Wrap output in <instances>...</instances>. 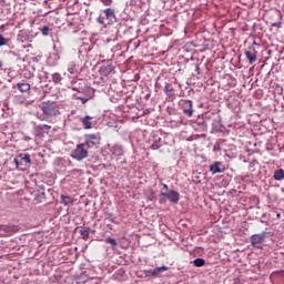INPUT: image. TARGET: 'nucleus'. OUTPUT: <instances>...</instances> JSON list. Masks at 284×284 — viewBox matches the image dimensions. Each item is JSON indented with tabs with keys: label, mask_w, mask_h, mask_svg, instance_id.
Instances as JSON below:
<instances>
[{
	"label": "nucleus",
	"mask_w": 284,
	"mask_h": 284,
	"mask_svg": "<svg viewBox=\"0 0 284 284\" xmlns=\"http://www.w3.org/2000/svg\"><path fill=\"white\" fill-rule=\"evenodd\" d=\"M95 21L99 26H102V28H110V26L116 23V11L112 8L101 10Z\"/></svg>",
	"instance_id": "obj_1"
},
{
	"label": "nucleus",
	"mask_w": 284,
	"mask_h": 284,
	"mask_svg": "<svg viewBox=\"0 0 284 284\" xmlns=\"http://www.w3.org/2000/svg\"><path fill=\"white\" fill-rule=\"evenodd\" d=\"M42 113L38 114L39 121H48L49 118L59 116V105L55 102H43L40 106Z\"/></svg>",
	"instance_id": "obj_2"
},
{
	"label": "nucleus",
	"mask_w": 284,
	"mask_h": 284,
	"mask_svg": "<svg viewBox=\"0 0 284 284\" xmlns=\"http://www.w3.org/2000/svg\"><path fill=\"white\" fill-rule=\"evenodd\" d=\"M114 61L112 59H105L101 61L99 74L101 77H110V74H114Z\"/></svg>",
	"instance_id": "obj_3"
},
{
	"label": "nucleus",
	"mask_w": 284,
	"mask_h": 284,
	"mask_svg": "<svg viewBox=\"0 0 284 284\" xmlns=\"http://www.w3.org/2000/svg\"><path fill=\"white\" fill-rule=\"evenodd\" d=\"M13 163L18 170H26L24 168H30L32 160L30 159V154L20 153L17 158L13 159Z\"/></svg>",
	"instance_id": "obj_4"
},
{
	"label": "nucleus",
	"mask_w": 284,
	"mask_h": 284,
	"mask_svg": "<svg viewBox=\"0 0 284 284\" xmlns=\"http://www.w3.org/2000/svg\"><path fill=\"white\" fill-rule=\"evenodd\" d=\"M71 159H74L75 161H83V159H88L87 146L83 143L78 144L71 152Z\"/></svg>",
	"instance_id": "obj_5"
},
{
	"label": "nucleus",
	"mask_w": 284,
	"mask_h": 284,
	"mask_svg": "<svg viewBox=\"0 0 284 284\" xmlns=\"http://www.w3.org/2000/svg\"><path fill=\"white\" fill-rule=\"evenodd\" d=\"M244 57H246L250 65H254V63L258 61V51L256 50V42L247 47V49L244 51Z\"/></svg>",
	"instance_id": "obj_6"
},
{
	"label": "nucleus",
	"mask_w": 284,
	"mask_h": 284,
	"mask_svg": "<svg viewBox=\"0 0 284 284\" xmlns=\"http://www.w3.org/2000/svg\"><path fill=\"white\" fill-rule=\"evenodd\" d=\"M101 143V135L99 134H85L84 135V142L82 143L83 145L87 146L88 150L92 148H97Z\"/></svg>",
	"instance_id": "obj_7"
},
{
	"label": "nucleus",
	"mask_w": 284,
	"mask_h": 284,
	"mask_svg": "<svg viewBox=\"0 0 284 284\" xmlns=\"http://www.w3.org/2000/svg\"><path fill=\"white\" fill-rule=\"evenodd\" d=\"M266 236H267V232L265 231L258 234H253L251 236V245L256 250H263V243H265Z\"/></svg>",
	"instance_id": "obj_8"
},
{
	"label": "nucleus",
	"mask_w": 284,
	"mask_h": 284,
	"mask_svg": "<svg viewBox=\"0 0 284 284\" xmlns=\"http://www.w3.org/2000/svg\"><path fill=\"white\" fill-rule=\"evenodd\" d=\"M160 199H168L170 203H173V205H176L179 201H181V193L179 191L171 190L169 192H161Z\"/></svg>",
	"instance_id": "obj_9"
},
{
	"label": "nucleus",
	"mask_w": 284,
	"mask_h": 284,
	"mask_svg": "<svg viewBox=\"0 0 284 284\" xmlns=\"http://www.w3.org/2000/svg\"><path fill=\"white\" fill-rule=\"evenodd\" d=\"M180 105L182 112L185 116H193L194 115V104L192 100H181Z\"/></svg>",
	"instance_id": "obj_10"
},
{
	"label": "nucleus",
	"mask_w": 284,
	"mask_h": 284,
	"mask_svg": "<svg viewBox=\"0 0 284 284\" xmlns=\"http://www.w3.org/2000/svg\"><path fill=\"white\" fill-rule=\"evenodd\" d=\"M109 150H110L112 159H116V161H119L120 156L125 155V150L123 149V145H121V144H113Z\"/></svg>",
	"instance_id": "obj_11"
},
{
	"label": "nucleus",
	"mask_w": 284,
	"mask_h": 284,
	"mask_svg": "<svg viewBox=\"0 0 284 284\" xmlns=\"http://www.w3.org/2000/svg\"><path fill=\"white\" fill-rule=\"evenodd\" d=\"M50 130H52L51 125L38 124L34 126V134H36V136L41 139V138L45 136V134H48L50 132Z\"/></svg>",
	"instance_id": "obj_12"
},
{
	"label": "nucleus",
	"mask_w": 284,
	"mask_h": 284,
	"mask_svg": "<svg viewBox=\"0 0 284 284\" xmlns=\"http://www.w3.org/2000/svg\"><path fill=\"white\" fill-rule=\"evenodd\" d=\"M165 138L163 135L155 134L153 136V143L151 144V150H161L163 145H166Z\"/></svg>",
	"instance_id": "obj_13"
},
{
	"label": "nucleus",
	"mask_w": 284,
	"mask_h": 284,
	"mask_svg": "<svg viewBox=\"0 0 284 284\" xmlns=\"http://www.w3.org/2000/svg\"><path fill=\"white\" fill-rule=\"evenodd\" d=\"M209 171L211 174H223L225 172V165L221 161H215L209 166Z\"/></svg>",
	"instance_id": "obj_14"
},
{
	"label": "nucleus",
	"mask_w": 284,
	"mask_h": 284,
	"mask_svg": "<svg viewBox=\"0 0 284 284\" xmlns=\"http://www.w3.org/2000/svg\"><path fill=\"white\" fill-rule=\"evenodd\" d=\"M164 94L166 95L168 101H175L176 100V91L172 83H166L164 87Z\"/></svg>",
	"instance_id": "obj_15"
},
{
	"label": "nucleus",
	"mask_w": 284,
	"mask_h": 284,
	"mask_svg": "<svg viewBox=\"0 0 284 284\" xmlns=\"http://www.w3.org/2000/svg\"><path fill=\"white\" fill-rule=\"evenodd\" d=\"M20 227L19 225L14 224H1L0 225V232H3V234H16V232H19Z\"/></svg>",
	"instance_id": "obj_16"
},
{
	"label": "nucleus",
	"mask_w": 284,
	"mask_h": 284,
	"mask_svg": "<svg viewBox=\"0 0 284 284\" xmlns=\"http://www.w3.org/2000/svg\"><path fill=\"white\" fill-rule=\"evenodd\" d=\"M85 85H87L85 80L78 79V80H72L71 85L69 88L74 92H78L79 94L84 89Z\"/></svg>",
	"instance_id": "obj_17"
},
{
	"label": "nucleus",
	"mask_w": 284,
	"mask_h": 284,
	"mask_svg": "<svg viewBox=\"0 0 284 284\" xmlns=\"http://www.w3.org/2000/svg\"><path fill=\"white\" fill-rule=\"evenodd\" d=\"M78 94L80 97H84L87 99H94V89H92V87H88V84H85V87L82 89V91Z\"/></svg>",
	"instance_id": "obj_18"
},
{
	"label": "nucleus",
	"mask_w": 284,
	"mask_h": 284,
	"mask_svg": "<svg viewBox=\"0 0 284 284\" xmlns=\"http://www.w3.org/2000/svg\"><path fill=\"white\" fill-rule=\"evenodd\" d=\"M94 118L90 115H85L80 119V123H82L84 130H92V120Z\"/></svg>",
	"instance_id": "obj_19"
},
{
	"label": "nucleus",
	"mask_w": 284,
	"mask_h": 284,
	"mask_svg": "<svg viewBox=\"0 0 284 284\" xmlns=\"http://www.w3.org/2000/svg\"><path fill=\"white\" fill-rule=\"evenodd\" d=\"M78 230H80V236H82L83 241H88L90 239V232L92 231L88 226H79Z\"/></svg>",
	"instance_id": "obj_20"
},
{
	"label": "nucleus",
	"mask_w": 284,
	"mask_h": 284,
	"mask_svg": "<svg viewBox=\"0 0 284 284\" xmlns=\"http://www.w3.org/2000/svg\"><path fill=\"white\" fill-rule=\"evenodd\" d=\"M16 88L21 92H30V84L27 82L17 83Z\"/></svg>",
	"instance_id": "obj_21"
},
{
	"label": "nucleus",
	"mask_w": 284,
	"mask_h": 284,
	"mask_svg": "<svg viewBox=\"0 0 284 284\" xmlns=\"http://www.w3.org/2000/svg\"><path fill=\"white\" fill-rule=\"evenodd\" d=\"M273 179L275 181H283V179H284V170L283 169L276 170L274 172Z\"/></svg>",
	"instance_id": "obj_22"
},
{
	"label": "nucleus",
	"mask_w": 284,
	"mask_h": 284,
	"mask_svg": "<svg viewBox=\"0 0 284 284\" xmlns=\"http://www.w3.org/2000/svg\"><path fill=\"white\" fill-rule=\"evenodd\" d=\"M68 72H70V74H79V64L75 63H71L68 68Z\"/></svg>",
	"instance_id": "obj_23"
},
{
	"label": "nucleus",
	"mask_w": 284,
	"mask_h": 284,
	"mask_svg": "<svg viewBox=\"0 0 284 284\" xmlns=\"http://www.w3.org/2000/svg\"><path fill=\"white\" fill-rule=\"evenodd\" d=\"M60 199H61L60 203L62 205H65V206L72 205V197L67 196V195H61Z\"/></svg>",
	"instance_id": "obj_24"
},
{
	"label": "nucleus",
	"mask_w": 284,
	"mask_h": 284,
	"mask_svg": "<svg viewBox=\"0 0 284 284\" xmlns=\"http://www.w3.org/2000/svg\"><path fill=\"white\" fill-rule=\"evenodd\" d=\"M73 99H75V101H81L83 104H85L90 101L91 98H85L83 95H80L79 93H74Z\"/></svg>",
	"instance_id": "obj_25"
},
{
	"label": "nucleus",
	"mask_w": 284,
	"mask_h": 284,
	"mask_svg": "<svg viewBox=\"0 0 284 284\" xmlns=\"http://www.w3.org/2000/svg\"><path fill=\"white\" fill-rule=\"evenodd\" d=\"M195 125H199V128L203 131L207 130V122H205L203 119L195 121Z\"/></svg>",
	"instance_id": "obj_26"
},
{
	"label": "nucleus",
	"mask_w": 284,
	"mask_h": 284,
	"mask_svg": "<svg viewBox=\"0 0 284 284\" xmlns=\"http://www.w3.org/2000/svg\"><path fill=\"white\" fill-rule=\"evenodd\" d=\"M13 101L17 105H23V103H26V97L16 95Z\"/></svg>",
	"instance_id": "obj_27"
},
{
	"label": "nucleus",
	"mask_w": 284,
	"mask_h": 284,
	"mask_svg": "<svg viewBox=\"0 0 284 284\" xmlns=\"http://www.w3.org/2000/svg\"><path fill=\"white\" fill-rule=\"evenodd\" d=\"M193 265L194 267H203V265H205V260L197 257L193 260Z\"/></svg>",
	"instance_id": "obj_28"
},
{
	"label": "nucleus",
	"mask_w": 284,
	"mask_h": 284,
	"mask_svg": "<svg viewBox=\"0 0 284 284\" xmlns=\"http://www.w3.org/2000/svg\"><path fill=\"white\" fill-rule=\"evenodd\" d=\"M161 272H168V266L163 265V266L153 268L154 276H159Z\"/></svg>",
	"instance_id": "obj_29"
},
{
	"label": "nucleus",
	"mask_w": 284,
	"mask_h": 284,
	"mask_svg": "<svg viewBox=\"0 0 284 284\" xmlns=\"http://www.w3.org/2000/svg\"><path fill=\"white\" fill-rule=\"evenodd\" d=\"M52 81L53 83H59L60 81H63V77H61V73L55 72L52 74Z\"/></svg>",
	"instance_id": "obj_30"
},
{
	"label": "nucleus",
	"mask_w": 284,
	"mask_h": 284,
	"mask_svg": "<svg viewBox=\"0 0 284 284\" xmlns=\"http://www.w3.org/2000/svg\"><path fill=\"white\" fill-rule=\"evenodd\" d=\"M41 32H42V37H49L50 32H52V29H50V27H48V26H43L41 28Z\"/></svg>",
	"instance_id": "obj_31"
},
{
	"label": "nucleus",
	"mask_w": 284,
	"mask_h": 284,
	"mask_svg": "<svg viewBox=\"0 0 284 284\" xmlns=\"http://www.w3.org/2000/svg\"><path fill=\"white\" fill-rule=\"evenodd\" d=\"M256 165H258V161H256V160H252L251 162H248V170L251 171V172H255V166Z\"/></svg>",
	"instance_id": "obj_32"
},
{
	"label": "nucleus",
	"mask_w": 284,
	"mask_h": 284,
	"mask_svg": "<svg viewBox=\"0 0 284 284\" xmlns=\"http://www.w3.org/2000/svg\"><path fill=\"white\" fill-rule=\"evenodd\" d=\"M105 243H110V245H112V247H116V245H118L116 240L114 237H110V236H108L105 239Z\"/></svg>",
	"instance_id": "obj_33"
},
{
	"label": "nucleus",
	"mask_w": 284,
	"mask_h": 284,
	"mask_svg": "<svg viewBox=\"0 0 284 284\" xmlns=\"http://www.w3.org/2000/svg\"><path fill=\"white\" fill-rule=\"evenodd\" d=\"M3 45H8V39L3 34H0V48H3Z\"/></svg>",
	"instance_id": "obj_34"
},
{
	"label": "nucleus",
	"mask_w": 284,
	"mask_h": 284,
	"mask_svg": "<svg viewBox=\"0 0 284 284\" xmlns=\"http://www.w3.org/2000/svg\"><path fill=\"white\" fill-rule=\"evenodd\" d=\"M106 216L111 223H116V217L114 216V213H106Z\"/></svg>",
	"instance_id": "obj_35"
},
{
	"label": "nucleus",
	"mask_w": 284,
	"mask_h": 284,
	"mask_svg": "<svg viewBox=\"0 0 284 284\" xmlns=\"http://www.w3.org/2000/svg\"><path fill=\"white\" fill-rule=\"evenodd\" d=\"M100 3H102L106 7H110V6H112V3H114V1L113 0H100Z\"/></svg>",
	"instance_id": "obj_36"
},
{
	"label": "nucleus",
	"mask_w": 284,
	"mask_h": 284,
	"mask_svg": "<svg viewBox=\"0 0 284 284\" xmlns=\"http://www.w3.org/2000/svg\"><path fill=\"white\" fill-rule=\"evenodd\" d=\"M144 274H145L146 277L155 276V275H154V270H145V271H144Z\"/></svg>",
	"instance_id": "obj_37"
},
{
	"label": "nucleus",
	"mask_w": 284,
	"mask_h": 284,
	"mask_svg": "<svg viewBox=\"0 0 284 284\" xmlns=\"http://www.w3.org/2000/svg\"><path fill=\"white\" fill-rule=\"evenodd\" d=\"M121 28H125V24H123V23L116 24V34L121 33Z\"/></svg>",
	"instance_id": "obj_38"
},
{
	"label": "nucleus",
	"mask_w": 284,
	"mask_h": 284,
	"mask_svg": "<svg viewBox=\"0 0 284 284\" xmlns=\"http://www.w3.org/2000/svg\"><path fill=\"white\" fill-rule=\"evenodd\" d=\"M166 112H168V114H174V112H176V110L172 106H168Z\"/></svg>",
	"instance_id": "obj_39"
},
{
	"label": "nucleus",
	"mask_w": 284,
	"mask_h": 284,
	"mask_svg": "<svg viewBox=\"0 0 284 284\" xmlns=\"http://www.w3.org/2000/svg\"><path fill=\"white\" fill-rule=\"evenodd\" d=\"M219 151H221V144H220V143H216V144H214V146H213V152H219Z\"/></svg>",
	"instance_id": "obj_40"
},
{
	"label": "nucleus",
	"mask_w": 284,
	"mask_h": 284,
	"mask_svg": "<svg viewBox=\"0 0 284 284\" xmlns=\"http://www.w3.org/2000/svg\"><path fill=\"white\" fill-rule=\"evenodd\" d=\"M272 27H273V28H281V22H273V23H272Z\"/></svg>",
	"instance_id": "obj_41"
},
{
	"label": "nucleus",
	"mask_w": 284,
	"mask_h": 284,
	"mask_svg": "<svg viewBox=\"0 0 284 284\" xmlns=\"http://www.w3.org/2000/svg\"><path fill=\"white\" fill-rule=\"evenodd\" d=\"M6 26H8V23L0 26V32H6Z\"/></svg>",
	"instance_id": "obj_42"
},
{
	"label": "nucleus",
	"mask_w": 284,
	"mask_h": 284,
	"mask_svg": "<svg viewBox=\"0 0 284 284\" xmlns=\"http://www.w3.org/2000/svg\"><path fill=\"white\" fill-rule=\"evenodd\" d=\"M195 71L197 74H201V67H199V64H195Z\"/></svg>",
	"instance_id": "obj_43"
},
{
	"label": "nucleus",
	"mask_w": 284,
	"mask_h": 284,
	"mask_svg": "<svg viewBox=\"0 0 284 284\" xmlns=\"http://www.w3.org/2000/svg\"><path fill=\"white\" fill-rule=\"evenodd\" d=\"M241 179H242V181H247V179H250V175H244Z\"/></svg>",
	"instance_id": "obj_44"
},
{
	"label": "nucleus",
	"mask_w": 284,
	"mask_h": 284,
	"mask_svg": "<svg viewBox=\"0 0 284 284\" xmlns=\"http://www.w3.org/2000/svg\"><path fill=\"white\" fill-rule=\"evenodd\" d=\"M24 141H32V138H30V136H24Z\"/></svg>",
	"instance_id": "obj_45"
},
{
	"label": "nucleus",
	"mask_w": 284,
	"mask_h": 284,
	"mask_svg": "<svg viewBox=\"0 0 284 284\" xmlns=\"http://www.w3.org/2000/svg\"><path fill=\"white\" fill-rule=\"evenodd\" d=\"M163 190H169L168 184H162Z\"/></svg>",
	"instance_id": "obj_46"
},
{
	"label": "nucleus",
	"mask_w": 284,
	"mask_h": 284,
	"mask_svg": "<svg viewBox=\"0 0 284 284\" xmlns=\"http://www.w3.org/2000/svg\"><path fill=\"white\" fill-rule=\"evenodd\" d=\"M0 70H3V61L0 60Z\"/></svg>",
	"instance_id": "obj_47"
},
{
	"label": "nucleus",
	"mask_w": 284,
	"mask_h": 284,
	"mask_svg": "<svg viewBox=\"0 0 284 284\" xmlns=\"http://www.w3.org/2000/svg\"><path fill=\"white\" fill-rule=\"evenodd\" d=\"M42 199H45V193H41Z\"/></svg>",
	"instance_id": "obj_48"
},
{
	"label": "nucleus",
	"mask_w": 284,
	"mask_h": 284,
	"mask_svg": "<svg viewBox=\"0 0 284 284\" xmlns=\"http://www.w3.org/2000/svg\"><path fill=\"white\" fill-rule=\"evenodd\" d=\"M148 112H150V110L146 109V111H144V114H148Z\"/></svg>",
	"instance_id": "obj_49"
},
{
	"label": "nucleus",
	"mask_w": 284,
	"mask_h": 284,
	"mask_svg": "<svg viewBox=\"0 0 284 284\" xmlns=\"http://www.w3.org/2000/svg\"><path fill=\"white\" fill-rule=\"evenodd\" d=\"M148 112H150V110L146 109V111H144V114H148Z\"/></svg>",
	"instance_id": "obj_50"
},
{
	"label": "nucleus",
	"mask_w": 284,
	"mask_h": 284,
	"mask_svg": "<svg viewBox=\"0 0 284 284\" xmlns=\"http://www.w3.org/2000/svg\"><path fill=\"white\" fill-rule=\"evenodd\" d=\"M148 112H150V110L146 109V111H144V114H148Z\"/></svg>",
	"instance_id": "obj_51"
},
{
	"label": "nucleus",
	"mask_w": 284,
	"mask_h": 284,
	"mask_svg": "<svg viewBox=\"0 0 284 284\" xmlns=\"http://www.w3.org/2000/svg\"><path fill=\"white\" fill-rule=\"evenodd\" d=\"M1 83H2V82H1V80H0V85H1Z\"/></svg>",
	"instance_id": "obj_52"
}]
</instances>
